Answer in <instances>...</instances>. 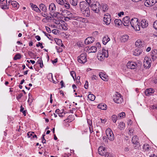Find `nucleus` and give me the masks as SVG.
Masks as SVG:
<instances>
[{
    "label": "nucleus",
    "instance_id": "49",
    "mask_svg": "<svg viewBox=\"0 0 157 157\" xmlns=\"http://www.w3.org/2000/svg\"><path fill=\"white\" fill-rule=\"evenodd\" d=\"M56 2L59 4L63 5H64V2L63 0H56Z\"/></svg>",
    "mask_w": 157,
    "mask_h": 157
},
{
    "label": "nucleus",
    "instance_id": "36",
    "mask_svg": "<svg viewBox=\"0 0 157 157\" xmlns=\"http://www.w3.org/2000/svg\"><path fill=\"white\" fill-rule=\"evenodd\" d=\"M97 48L96 46H93L90 48L89 50L90 52H95L97 51Z\"/></svg>",
    "mask_w": 157,
    "mask_h": 157
},
{
    "label": "nucleus",
    "instance_id": "2",
    "mask_svg": "<svg viewBox=\"0 0 157 157\" xmlns=\"http://www.w3.org/2000/svg\"><path fill=\"white\" fill-rule=\"evenodd\" d=\"M102 52H99L97 55V58L99 60H103L105 57H108V51L105 49H103Z\"/></svg>",
    "mask_w": 157,
    "mask_h": 157
},
{
    "label": "nucleus",
    "instance_id": "10",
    "mask_svg": "<svg viewBox=\"0 0 157 157\" xmlns=\"http://www.w3.org/2000/svg\"><path fill=\"white\" fill-rule=\"evenodd\" d=\"M122 23L125 26H128L130 24V18L128 16H126L123 19Z\"/></svg>",
    "mask_w": 157,
    "mask_h": 157
},
{
    "label": "nucleus",
    "instance_id": "50",
    "mask_svg": "<svg viewBox=\"0 0 157 157\" xmlns=\"http://www.w3.org/2000/svg\"><path fill=\"white\" fill-rule=\"evenodd\" d=\"M72 116V115H71V116L70 115L65 120H64V121H65L66 122H71V120L70 119V118L71 117V116Z\"/></svg>",
    "mask_w": 157,
    "mask_h": 157
},
{
    "label": "nucleus",
    "instance_id": "28",
    "mask_svg": "<svg viewBox=\"0 0 157 157\" xmlns=\"http://www.w3.org/2000/svg\"><path fill=\"white\" fill-rule=\"evenodd\" d=\"M138 139L137 136L136 135L134 136L132 138V143L135 144H137L138 143Z\"/></svg>",
    "mask_w": 157,
    "mask_h": 157
},
{
    "label": "nucleus",
    "instance_id": "47",
    "mask_svg": "<svg viewBox=\"0 0 157 157\" xmlns=\"http://www.w3.org/2000/svg\"><path fill=\"white\" fill-rule=\"evenodd\" d=\"M21 109H20V112H22V113L23 114V115L24 116H25L26 115V110H24V108L22 107V105H21V106L20 107Z\"/></svg>",
    "mask_w": 157,
    "mask_h": 157
},
{
    "label": "nucleus",
    "instance_id": "54",
    "mask_svg": "<svg viewBox=\"0 0 157 157\" xmlns=\"http://www.w3.org/2000/svg\"><path fill=\"white\" fill-rule=\"evenodd\" d=\"M22 94L21 93L16 97V98L17 99V100H18L20 99L22 97Z\"/></svg>",
    "mask_w": 157,
    "mask_h": 157
},
{
    "label": "nucleus",
    "instance_id": "31",
    "mask_svg": "<svg viewBox=\"0 0 157 157\" xmlns=\"http://www.w3.org/2000/svg\"><path fill=\"white\" fill-rule=\"evenodd\" d=\"M1 7L3 10H7L9 9V6L7 4L5 3H2L0 5Z\"/></svg>",
    "mask_w": 157,
    "mask_h": 157
},
{
    "label": "nucleus",
    "instance_id": "29",
    "mask_svg": "<svg viewBox=\"0 0 157 157\" xmlns=\"http://www.w3.org/2000/svg\"><path fill=\"white\" fill-rule=\"evenodd\" d=\"M114 23L116 26H119L122 23L121 20L116 19L114 21Z\"/></svg>",
    "mask_w": 157,
    "mask_h": 157
},
{
    "label": "nucleus",
    "instance_id": "24",
    "mask_svg": "<svg viewBox=\"0 0 157 157\" xmlns=\"http://www.w3.org/2000/svg\"><path fill=\"white\" fill-rule=\"evenodd\" d=\"M141 26L143 28H145L148 25V23L145 19L142 20L141 22Z\"/></svg>",
    "mask_w": 157,
    "mask_h": 157
},
{
    "label": "nucleus",
    "instance_id": "33",
    "mask_svg": "<svg viewBox=\"0 0 157 157\" xmlns=\"http://www.w3.org/2000/svg\"><path fill=\"white\" fill-rule=\"evenodd\" d=\"M40 14L41 15L43 16V17H45V18H44L43 20H42V21H45V20H46L47 21H48V20H49V18H48V17H49V16L47 15V14L46 13H40Z\"/></svg>",
    "mask_w": 157,
    "mask_h": 157
},
{
    "label": "nucleus",
    "instance_id": "27",
    "mask_svg": "<svg viewBox=\"0 0 157 157\" xmlns=\"http://www.w3.org/2000/svg\"><path fill=\"white\" fill-rule=\"evenodd\" d=\"M82 13L85 16L88 17L89 16L90 13V9H87L86 10H83Z\"/></svg>",
    "mask_w": 157,
    "mask_h": 157
},
{
    "label": "nucleus",
    "instance_id": "16",
    "mask_svg": "<svg viewBox=\"0 0 157 157\" xmlns=\"http://www.w3.org/2000/svg\"><path fill=\"white\" fill-rule=\"evenodd\" d=\"M154 90L152 88H149L146 89L145 91V94L147 96L151 95L154 92Z\"/></svg>",
    "mask_w": 157,
    "mask_h": 157
},
{
    "label": "nucleus",
    "instance_id": "62",
    "mask_svg": "<svg viewBox=\"0 0 157 157\" xmlns=\"http://www.w3.org/2000/svg\"><path fill=\"white\" fill-rule=\"evenodd\" d=\"M35 37L38 41H40L41 39L40 37L38 35L36 36Z\"/></svg>",
    "mask_w": 157,
    "mask_h": 157
},
{
    "label": "nucleus",
    "instance_id": "37",
    "mask_svg": "<svg viewBox=\"0 0 157 157\" xmlns=\"http://www.w3.org/2000/svg\"><path fill=\"white\" fill-rule=\"evenodd\" d=\"M87 98L91 101H94L95 98V96L93 94H89L87 96Z\"/></svg>",
    "mask_w": 157,
    "mask_h": 157
},
{
    "label": "nucleus",
    "instance_id": "9",
    "mask_svg": "<svg viewBox=\"0 0 157 157\" xmlns=\"http://www.w3.org/2000/svg\"><path fill=\"white\" fill-rule=\"evenodd\" d=\"M137 66V64L136 62L132 61H129L127 64V67L129 69H134Z\"/></svg>",
    "mask_w": 157,
    "mask_h": 157
},
{
    "label": "nucleus",
    "instance_id": "40",
    "mask_svg": "<svg viewBox=\"0 0 157 157\" xmlns=\"http://www.w3.org/2000/svg\"><path fill=\"white\" fill-rule=\"evenodd\" d=\"M128 39V36L127 35H123L121 37V40L122 41L125 42L127 41Z\"/></svg>",
    "mask_w": 157,
    "mask_h": 157
},
{
    "label": "nucleus",
    "instance_id": "39",
    "mask_svg": "<svg viewBox=\"0 0 157 157\" xmlns=\"http://www.w3.org/2000/svg\"><path fill=\"white\" fill-rule=\"evenodd\" d=\"M60 29L64 30H67V24H61L60 26Z\"/></svg>",
    "mask_w": 157,
    "mask_h": 157
},
{
    "label": "nucleus",
    "instance_id": "19",
    "mask_svg": "<svg viewBox=\"0 0 157 157\" xmlns=\"http://www.w3.org/2000/svg\"><path fill=\"white\" fill-rule=\"evenodd\" d=\"M100 77L104 81H106L108 80V76L104 73L100 72L99 73Z\"/></svg>",
    "mask_w": 157,
    "mask_h": 157
},
{
    "label": "nucleus",
    "instance_id": "21",
    "mask_svg": "<svg viewBox=\"0 0 157 157\" xmlns=\"http://www.w3.org/2000/svg\"><path fill=\"white\" fill-rule=\"evenodd\" d=\"M88 4L87 3L83 1L80 2V8L81 11L84 9V8H85Z\"/></svg>",
    "mask_w": 157,
    "mask_h": 157
},
{
    "label": "nucleus",
    "instance_id": "1",
    "mask_svg": "<svg viewBox=\"0 0 157 157\" xmlns=\"http://www.w3.org/2000/svg\"><path fill=\"white\" fill-rule=\"evenodd\" d=\"M137 18H134L132 19L130 21L131 26L136 31H139L140 30V24Z\"/></svg>",
    "mask_w": 157,
    "mask_h": 157
},
{
    "label": "nucleus",
    "instance_id": "64",
    "mask_svg": "<svg viewBox=\"0 0 157 157\" xmlns=\"http://www.w3.org/2000/svg\"><path fill=\"white\" fill-rule=\"evenodd\" d=\"M100 119L101 121V123H103V124H105V122H106V121H107V119H103V120H102L101 118H100Z\"/></svg>",
    "mask_w": 157,
    "mask_h": 157
},
{
    "label": "nucleus",
    "instance_id": "41",
    "mask_svg": "<svg viewBox=\"0 0 157 157\" xmlns=\"http://www.w3.org/2000/svg\"><path fill=\"white\" fill-rule=\"evenodd\" d=\"M70 3L72 5L75 6L78 3L77 0H69Z\"/></svg>",
    "mask_w": 157,
    "mask_h": 157
},
{
    "label": "nucleus",
    "instance_id": "51",
    "mask_svg": "<svg viewBox=\"0 0 157 157\" xmlns=\"http://www.w3.org/2000/svg\"><path fill=\"white\" fill-rule=\"evenodd\" d=\"M72 24L76 27H78L79 25V23L76 21H73L72 22Z\"/></svg>",
    "mask_w": 157,
    "mask_h": 157
},
{
    "label": "nucleus",
    "instance_id": "53",
    "mask_svg": "<svg viewBox=\"0 0 157 157\" xmlns=\"http://www.w3.org/2000/svg\"><path fill=\"white\" fill-rule=\"evenodd\" d=\"M45 136V134H43L42 135V143L43 144L46 143V140L44 138V136Z\"/></svg>",
    "mask_w": 157,
    "mask_h": 157
},
{
    "label": "nucleus",
    "instance_id": "57",
    "mask_svg": "<svg viewBox=\"0 0 157 157\" xmlns=\"http://www.w3.org/2000/svg\"><path fill=\"white\" fill-rule=\"evenodd\" d=\"M58 30L57 29H54L52 31V33L55 34H56L58 33Z\"/></svg>",
    "mask_w": 157,
    "mask_h": 157
},
{
    "label": "nucleus",
    "instance_id": "63",
    "mask_svg": "<svg viewBox=\"0 0 157 157\" xmlns=\"http://www.w3.org/2000/svg\"><path fill=\"white\" fill-rule=\"evenodd\" d=\"M57 58H56L54 60H52V63L53 64H54L55 63H56L57 62Z\"/></svg>",
    "mask_w": 157,
    "mask_h": 157
},
{
    "label": "nucleus",
    "instance_id": "14",
    "mask_svg": "<svg viewBox=\"0 0 157 157\" xmlns=\"http://www.w3.org/2000/svg\"><path fill=\"white\" fill-rule=\"evenodd\" d=\"M98 154L101 155H104L106 152L105 148L103 147H100L98 149Z\"/></svg>",
    "mask_w": 157,
    "mask_h": 157
},
{
    "label": "nucleus",
    "instance_id": "58",
    "mask_svg": "<svg viewBox=\"0 0 157 157\" xmlns=\"http://www.w3.org/2000/svg\"><path fill=\"white\" fill-rule=\"evenodd\" d=\"M87 4L89 5L92 2V0H85Z\"/></svg>",
    "mask_w": 157,
    "mask_h": 157
},
{
    "label": "nucleus",
    "instance_id": "5",
    "mask_svg": "<svg viewBox=\"0 0 157 157\" xmlns=\"http://www.w3.org/2000/svg\"><path fill=\"white\" fill-rule=\"evenodd\" d=\"M87 54L86 53H83L81 54L78 57V61L81 63H84L87 61Z\"/></svg>",
    "mask_w": 157,
    "mask_h": 157
},
{
    "label": "nucleus",
    "instance_id": "23",
    "mask_svg": "<svg viewBox=\"0 0 157 157\" xmlns=\"http://www.w3.org/2000/svg\"><path fill=\"white\" fill-rule=\"evenodd\" d=\"M152 58L153 59H155L157 57V50L154 49L151 51V55Z\"/></svg>",
    "mask_w": 157,
    "mask_h": 157
},
{
    "label": "nucleus",
    "instance_id": "52",
    "mask_svg": "<svg viewBox=\"0 0 157 157\" xmlns=\"http://www.w3.org/2000/svg\"><path fill=\"white\" fill-rule=\"evenodd\" d=\"M153 26L154 28L155 29L157 30V20L154 21L153 24Z\"/></svg>",
    "mask_w": 157,
    "mask_h": 157
},
{
    "label": "nucleus",
    "instance_id": "25",
    "mask_svg": "<svg viewBox=\"0 0 157 157\" xmlns=\"http://www.w3.org/2000/svg\"><path fill=\"white\" fill-rule=\"evenodd\" d=\"M98 109L102 110H106L107 109V106L105 104L101 103L98 105Z\"/></svg>",
    "mask_w": 157,
    "mask_h": 157
},
{
    "label": "nucleus",
    "instance_id": "3",
    "mask_svg": "<svg viewBox=\"0 0 157 157\" xmlns=\"http://www.w3.org/2000/svg\"><path fill=\"white\" fill-rule=\"evenodd\" d=\"M89 6L95 13H98L99 12L100 4L98 2L96 1L94 3L92 2Z\"/></svg>",
    "mask_w": 157,
    "mask_h": 157
},
{
    "label": "nucleus",
    "instance_id": "55",
    "mask_svg": "<svg viewBox=\"0 0 157 157\" xmlns=\"http://www.w3.org/2000/svg\"><path fill=\"white\" fill-rule=\"evenodd\" d=\"M84 87L86 89H87L88 87V83L87 81H86L85 84L84 85Z\"/></svg>",
    "mask_w": 157,
    "mask_h": 157
},
{
    "label": "nucleus",
    "instance_id": "15",
    "mask_svg": "<svg viewBox=\"0 0 157 157\" xmlns=\"http://www.w3.org/2000/svg\"><path fill=\"white\" fill-rule=\"evenodd\" d=\"M94 40V38L92 37H89L86 38L84 43L86 44H88L93 43Z\"/></svg>",
    "mask_w": 157,
    "mask_h": 157
},
{
    "label": "nucleus",
    "instance_id": "32",
    "mask_svg": "<svg viewBox=\"0 0 157 157\" xmlns=\"http://www.w3.org/2000/svg\"><path fill=\"white\" fill-rule=\"evenodd\" d=\"M118 127L120 130H124L125 128V124L123 122H121L119 124Z\"/></svg>",
    "mask_w": 157,
    "mask_h": 157
},
{
    "label": "nucleus",
    "instance_id": "4",
    "mask_svg": "<svg viewBox=\"0 0 157 157\" xmlns=\"http://www.w3.org/2000/svg\"><path fill=\"white\" fill-rule=\"evenodd\" d=\"M56 7L55 4L51 3L49 6V9L50 11L49 13L52 17H56L58 13L55 12Z\"/></svg>",
    "mask_w": 157,
    "mask_h": 157
},
{
    "label": "nucleus",
    "instance_id": "56",
    "mask_svg": "<svg viewBox=\"0 0 157 157\" xmlns=\"http://www.w3.org/2000/svg\"><path fill=\"white\" fill-rule=\"evenodd\" d=\"M45 28H46V30L47 31L48 33H51V30L50 29V28H49L48 27H47V26H46Z\"/></svg>",
    "mask_w": 157,
    "mask_h": 157
},
{
    "label": "nucleus",
    "instance_id": "8",
    "mask_svg": "<svg viewBox=\"0 0 157 157\" xmlns=\"http://www.w3.org/2000/svg\"><path fill=\"white\" fill-rule=\"evenodd\" d=\"M151 60L150 58L148 57H145L144 62V65L145 68H149L151 66Z\"/></svg>",
    "mask_w": 157,
    "mask_h": 157
},
{
    "label": "nucleus",
    "instance_id": "42",
    "mask_svg": "<svg viewBox=\"0 0 157 157\" xmlns=\"http://www.w3.org/2000/svg\"><path fill=\"white\" fill-rule=\"evenodd\" d=\"M111 119L115 123L118 119L117 117L115 115H113L111 117Z\"/></svg>",
    "mask_w": 157,
    "mask_h": 157
},
{
    "label": "nucleus",
    "instance_id": "6",
    "mask_svg": "<svg viewBox=\"0 0 157 157\" xmlns=\"http://www.w3.org/2000/svg\"><path fill=\"white\" fill-rule=\"evenodd\" d=\"M106 134L109 140L110 141H113L114 139V135L111 129L108 128L105 131Z\"/></svg>",
    "mask_w": 157,
    "mask_h": 157
},
{
    "label": "nucleus",
    "instance_id": "45",
    "mask_svg": "<svg viewBox=\"0 0 157 157\" xmlns=\"http://www.w3.org/2000/svg\"><path fill=\"white\" fill-rule=\"evenodd\" d=\"M64 7L66 9H68L70 7V5L67 2H64V5H63Z\"/></svg>",
    "mask_w": 157,
    "mask_h": 157
},
{
    "label": "nucleus",
    "instance_id": "11",
    "mask_svg": "<svg viewBox=\"0 0 157 157\" xmlns=\"http://www.w3.org/2000/svg\"><path fill=\"white\" fill-rule=\"evenodd\" d=\"M111 20V16L109 14L105 15L103 18V21L104 22L106 25H109Z\"/></svg>",
    "mask_w": 157,
    "mask_h": 157
},
{
    "label": "nucleus",
    "instance_id": "17",
    "mask_svg": "<svg viewBox=\"0 0 157 157\" xmlns=\"http://www.w3.org/2000/svg\"><path fill=\"white\" fill-rule=\"evenodd\" d=\"M30 6L33 10L37 12H40V10L39 9L37 6L36 5H34L33 3H31L30 4Z\"/></svg>",
    "mask_w": 157,
    "mask_h": 157
},
{
    "label": "nucleus",
    "instance_id": "7",
    "mask_svg": "<svg viewBox=\"0 0 157 157\" xmlns=\"http://www.w3.org/2000/svg\"><path fill=\"white\" fill-rule=\"evenodd\" d=\"M113 99L114 101L117 103H120L123 101V98L121 96V94L118 92L113 96Z\"/></svg>",
    "mask_w": 157,
    "mask_h": 157
},
{
    "label": "nucleus",
    "instance_id": "35",
    "mask_svg": "<svg viewBox=\"0 0 157 157\" xmlns=\"http://www.w3.org/2000/svg\"><path fill=\"white\" fill-rule=\"evenodd\" d=\"M141 53V50H140L138 49H136L133 52V55L135 56H138Z\"/></svg>",
    "mask_w": 157,
    "mask_h": 157
},
{
    "label": "nucleus",
    "instance_id": "43",
    "mask_svg": "<svg viewBox=\"0 0 157 157\" xmlns=\"http://www.w3.org/2000/svg\"><path fill=\"white\" fill-rule=\"evenodd\" d=\"M43 33H44L45 34V35L50 40H53V38L51 36V35L48 34L46 32L43 31Z\"/></svg>",
    "mask_w": 157,
    "mask_h": 157
},
{
    "label": "nucleus",
    "instance_id": "61",
    "mask_svg": "<svg viewBox=\"0 0 157 157\" xmlns=\"http://www.w3.org/2000/svg\"><path fill=\"white\" fill-rule=\"evenodd\" d=\"M102 139L103 140H105V142H106L107 143H108V140L106 138L105 136H103L102 138Z\"/></svg>",
    "mask_w": 157,
    "mask_h": 157
},
{
    "label": "nucleus",
    "instance_id": "59",
    "mask_svg": "<svg viewBox=\"0 0 157 157\" xmlns=\"http://www.w3.org/2000/svg\"><path fill=\"white\" fill-rule=\"evenodd\" d=\"M124 12L123 11L120 12L118 13V15L119 17H121V15H124Z\"/></svg>",
    "mask_w": 157,
    "mask_h": 157
},
{
    "label": "nucleus",
    "instance_id": "60",
    "mask_svg": "<svg viewBox=\"0 0 157 157\" xmlns=\"http://www.w3.org/2000/svg\"><path fill=\"white\" fill-rule=\"evenodd\" d=\"M60 84L61 85V88H62L63 87H64V83L63 80H62L60 82Z\"/></svg>",
    "mask_w": 157,
    "mask_h": 157
},
{
    "label": "nucleus",
    "instance_id": "20",
    "mask_svg": "<svg viewBox=\"0 0 157 157\" xmlns=\"http://www.w3.org/2000/svg\"><path fill=\"white\" fill-rule=\"evenodd\" d=\"M11 4L13 7L16 10L19 7V5L16 1H11Z\"/></svg>",
    "mask_w": 157,
    "mask_h": 157
},
{
    "label": "nucleus",
    "instance_id": "34",
    "mask_svg": "<svg viewBox=\"0 0 157 157\" xmlns=\"http://www.w3.org/2000/svg\"><path fill=\"white\" fill-rule=\"evenodd\" d=\"M125 114L124 112H122L120 113L117 116L118 119L124 118L125 117Z\"/></svg>",
    "mask_w": 157,
    "mask_h": 157
},
{
    "label": "nucleus",
    "instance_id": "22",
    "mask_svg": "<svg viewBox=\"0 0 157 157\" xmlns=\"http://www.w3.org/2000/svg\"><path fill=\"white\" fill-rule=\"evenodd\" d=\"M110 40L108 35L105 36L102 38V41L103 44H106Z\"/></svg>",
    "mask_w": 157,
    "mask_h": 157
},
{
    "label": "nucleus",
    "instance_id": "46",
    "mask_svg": "<svg viewBox=\"0 0 157 157\" xmlns=\"http://www.w3.org/2000/svg\"><path fill=\"white\" fill-rule=\"evenodd\" d=\"M21 57V55L18 53L17 54L15 55L14 57V60H16L17 59H20Z\"/></svg>",
    "mask_w": 157,
    "mask_h": 157
},
{
    "label": "nucleus",
    "instance_id": "26",
    "mask_svg": "<svg viewBox=\"0 0 157 157\" xmlns=\"http://www.w3.org/2000/svg\"><path fill=\"white\" fill-rule=\"evenodd\" d=\"M61 13L63 16L64 17L66 15H68L69 16L70 15H72V14L70 12L66 10H62Z\"/></svg>",
    "mask_w": 157,
    "mask_h": 157
},
{
    "label": "nucleus",
    "instance_id": "38",
    "mask_svg": "<svg viewBox=\"0 0 157 157\" xmlns=\"http://www.w3.org/2000/svg\"><path fill=\"white\" fill-rule=\"evenodd\" d=\"M76 20L78 21H81L82 22H86V19L81 17H76Z\"/></svg>",
    "mask_w": 157,
    "mask_h": 157
},
{
    "label": "nucleus",
    "instance_id": "12",
    "mask_svg": "<svg viewBox=\"0 0 157 157\" xmlns=\"http://www.w3.org/2000/svg\"><path fill=\"white\" fill-rule=\"evenodd\" d=\"M156 2L155 0H146L144 3V5L147 7H150Z\"/></svg>",
    "mask_w": 157,
    "mask_h": 157
},
{
    "label": "nucleus",
    "instance_id": "30",
    "mask_svg": "<svg viewBox=\"0 0 157 157\" xmlns=\"http://www.w3.org/2000/svg\"><path fill=\"white\" fill-rule=\"evenodd\" d=\"M40 10L45 13L47 11V8L44 4H41L40 5Z\"/></svg>",
    "mask_w": 157,
    "mask_h": 157
},
{
    "label": "nucleus",
    "instance_id": "44",
    "mask_svg": "<svg viewBox=\"0 0 157 157\" xmlns=\"http://www.w3.org/2000/svg\"><path fill=\"white\" fill-rule=\"evenodd\" d=\"M34 134V132H29L27 133V135L28 138H30L31 139H32L33 136Z\"/></svg>",
    "mask_w": 157,
    "mask_h": 157
},
{
    "label": "nucleus",
    "instance_id": "13",
    "mask_svg": "<svg viewBox=\"0 0 157 157\" xmlns=\"http://www.w3.org/2000/svg\"><path fill=\"white\" fill-rule=\"evenodd\" d=\"M136 46L138 48H142L145 47V44L144 41L140 40H138L135 43Z\"/></svg>",
    "mask_w": 157,
    "mask_h": 157
},
{
    "label": "nucleus",
    "instance_id": "18",
    "mask_svg": "<svg viewBox=\"0 0 157 157\" xmlns=\"http://www.w3.org/2000/svg\"><path fill=\"white\" fill-rule=\"evenodd\" d=\"M100 9L103 12H105L107 11L108 9V6L105 4H102L100 5Z\"/></svg>",
    "mask_w": 157,
    "mask_h": 157
},
{
    "label": "nucleus",
    "instance_id": "48",
    "mask_svg": "<svg viewBox=\"0 0 157 157\" xmlns=\"http://www.w3.org/2000/svg\"><path fill=\"white\" fill-rule=\"evenodd\" d=\"M71 75L73 77V79L75 80V78H76V75L75 72V71H71L70 72Z\"/></svg>",
    "mask_w": 157,
    "mask_h": 157
}]
</instances>
